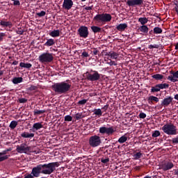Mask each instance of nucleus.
<instances>
[{"mask_svg": "<svg viewBox=\"0 0 178 178\" xmlns=\"http://www.w3.org/2000/svg\"><path fill=\"white\" fill-rule=\"evenodd\" d=\"M52 90L57 94H66L70 91L72 85L65 81L54 83L51 86Z\"/></svg>", "mask_w": 178, "mask_h": 178, "instance_id": "nucleus-1", "label": "nucleus"}, {"mask_svg": "<svg viewBox=\"0 0 178 178\" xmlns=\"http://www.w3.org/2000/svg\"><path fill=\"white\" fill-rule=\"evenodd\" d=\"M161 130H163V133L168 134V136H176L177 134V127L172 123L164 124Z\"/></svg>", "mask_w": 178, "mask_h": 178, "instance_id": "nucleus-2", "label": "nucleus"}, {"mask_svg": "<svg viewBox=\"0 0 178 178\" xmlns=\"http://www.w3.org/2000/svg\"><path fill=\"white\" fill-rule=\"evenodd\" d=\"M93 20L96 23H108L112 20V16L108 13L97 14L94 17Z\"/></svg>", "mask_w": 178, "mask_h": 178, "instance_id": "nucleus-3", "label": "nucleus"}, {"mask_svg": "<svg viewBox=\"0 0 178 178\" xmlns=\"http://www.w3.org/2000/svg\"><path fill=\"white\" fill-rule=\"evenodd\" d=\"M102 141L101 140V137L97 135L92 136L89 138L88 143L90 147L92 148H97L101 145Z\"/></svg>", "mask_w": 178, "mask_h": 178, "instance_id": "nucleus-4", "label": "nucleus"}, {"mask_svg": "<svg viewBox=\"0 0 178 178\" xmlns=\"http://www.w3.org/2000/svg\"><path fill=\"white\" fill-rule=\"evenodd\" d=\"M86 79L89 81H98L101 79V74L97 71L91 70L90 72H86Z\"/></svg>", "mask_w": 178, "mask_h": 178, "instance_id": "nucleus-5", "label": "nucleus"}, {"mask_svg": "<svg viewBox=\"0 0 178 178\" xmlns=\"http://www.w3.org/2000/svg\"><path fill=\"white\" fill-rule=\"evenodd\" d=\"M54 60V56L52 54L43 53L39 56V61L41 63H51Z\"/></svg>", "mask_w": 178, "mask_h": 178, "instance_id": "nucleus-6", "label": "nucleus"}, {"mask_svg": "<svg viewBox=\"0 0 178 178\" xmlns=\"http://www.w3.org/2000/svg\"><path fill=\"white\" fill-rule=\"evenodd\" d=\"M115 131H116V130H115L113 127H101L99 129V133H100V134H106L107 136H112V134H113Z\"/></svg>", "mask_w": 178, "mask_h": 178, "instance_id": "nucleus-7", "label": "nucleus"}, {"mask_svg": "<svg viewBox=\"0 0 178 178\" xmlns=\"http://www.w3.org/2000/svg\"><path fill=\"white\" fill-rule=\"evenodd\" d=\"M30 149H31V147L27 146L26 143H22L20 145H17L16 151L18 154H27V152H30Z\"/></svg>", "mask_w": 178, "mask_h": 178, "instance_id": "nucleus-8", "label": "nucleus"}, {"mask_svg": "<svg viewBox=\"0 0 178 178\" xmlns=\"http://www.w3.org/2000/svg\"><path fill=\"white\" fill-rule=\"evenodd\" d=\"M78 33L79 36L82 38H87L88 37V27L86 26H81L78 29Z\"/></svg>", "mask_w": 178, "mask_h": 178, "instance_id": "nucleus-9", "label": "nucleus"}, {"mask_svg": "<svg viewBox=\"0 0 178 178\" xmlns=\"http://www.w3.org/2000/svg\"><path fill=\"white\" fill-rule=\"evenodd\" d=\"M173 166H175V165H173V163H172L170 161H167V162L163 163L160 165V168H161V169L164 170V172H166V170H170V169H172V168H173Z\"/></svg>", "mask_w": 178, "mask_h": 178, "instance_id": "nucleus-10", "label": "nucleus"}, {"mask_svg": "<svg viewBox=\"0 0 178 178\" xmlns=\"http://www.w3.org/2000/svg\"><path fill=\"white\" fill-rule=\"evenodd\" d=\"M143 0H128L127 1V5H128V6H140V5H143Z\"/></svg>", "mask_w": 178, "mask_h": 178, "instance_id": "nucleus-11", "label": "nucleus"}, {"mask_svg": "<svg viewBox=\"0 0 178 178\" xmlns=\"http://www.w3.org/2000/svg\"><path fill=\"white\" fill-rule=\"evenodd\" d=\"M73 6V1L72 0H64L63 3V8L67 9V10H70Z\"/></svg>", "mask_w": 178, "mask_h": 178, "instance_id": "nucleus-12", "label": "nucleus"}, {"mask_svg": "<svg viewBox=\"0 0 178 178\" xmlns=\"http://www.w3.org/2000/svg\"><path fill=\"white\" fill-rule=\"evenodd\" d=\"M172 102H173V97L169 96L163 99L161 105V106H169Z\"/></svg>", "mask_w": 178, "mask_h": 178, "instance_id": "nucleus-13", "label": "nucleus"}, {"mask_svg": "<svg viewBox=\"0 0 178 178\" xmlns=\"http://www.w3.org/2000/svg\"><path fill=\"white\" fill-rule=\"evenodd\" d=\"M168 80H170V81H172V83H176V81H178V70L175 72L172 73V75L168 76Z\"/></svg>", "mask_w": 178, "mask_h": 178, "instance_id": "nucleus-14", "label": "nucleus"}, {"mask_svg": "<svg viewBox=\"0 0 178 178\" xmlns=\"http://www.w3.org/2000/svg\"><path fill=\"white\" fill-rule=\"evenodd\" d=\"M43 125L40 122H36L33 124L32 130L33 131H35L37 130H40V129H42Z\"/></svg>", "mask_w": 178, "mask_h": 178, "instance_id": "nucleus-15", "label": "nucleus"}, {"mask_svg": "<svg viewBox=\"0 0 178 178\" xmlns=\"http://www.w3.org/2000/svg\"><path fill=\"white\" fill-rule=\"evenodd\" d=\"M117 30L118 31H124L126 29H127V24H120L118 26H116Z\"/></svg>", "mask_w": 178, "mask_h": 178, "instance_id": "nucleus-16", "label": "nucleus"}, {"mask_svg": "<svg viewBox=\"0 0 178 178\" xmlns=\"http://www.w3.org/2000/svg\"><path fill=\"white\" fill-rule=\"evenodd\" d=\"M21 137H22L23 138H33V137H34V134L24 132L21 134Z\"/></svg>", "mask_w": 178, "mask_h": 178, "instance_id": "nucleus-17", "label": "nucleus"}, {"mask_svg": "<svg viewBox=\"0 0 178 178\" xmlns=\"http://www.w3.org/2000/svg\"><path fill=\"white\" fill-rule=\"evenodd\" d=\"M51 37H59L60 35V31L59 30H54L49 33Z\"/></svg>", "mask_w": 178, "mask_h": 178, "instance_id": "nucleus-18", "label": "nucleus"}, {"mask_svg": "<svg viewBox=\"0 0 178 178\" xmlns=\"http://www.w3.org/2000/svg\"><path fill=\"white\" fill-rule=\"evenodd\" d=\"M52 45H55V40L54 39H48L44 43L45 47H52Z\"/></svg>", "mask_w": 178, "mask_h": 178, "instance_id": "nucleus-19", "label": "nucleus"}, {"mask_svg": "<svg viewBox=\"0 0 178 178\" xmlns=\"http://www.w3.org/2000/svg\"><path fill=\"white\" fill-rule=\"evenodd\" d=\"M13 84H19L22 82H23V78L22 77H15L12 80Z\"/></svg>", "mask_w": 178, "mask_h": 178, "instance_id": "nucleus-20", "label": "nucleus"}, {"mask_svg": "<svg viewBox=\"0 0 178 178\" xmlns=\"http://www.w3.org/2000/svg\"><path fill=\"white\" fill-rule=\"evenodd\" d=\"M20 67H24V69H30L33 65L31 63H19Z\"/></svg>", "mask_w": 178, "mask_h": 178, "instance_id": "nucleus-21", "label": "nucleus"}, {"mask_svg": "<svg viewBox=\"0 0 178 178\" xmlns=\"http://www.w3.org/2000/svg\"><path fill=\"white\" fill-rule=\"evenodd\" d=\"M138 30H140L141 33L147 34V33H148V26L145 25H142L140 27L138 28Z\"/></svg>", "mask_w": 178, "mask_h": 178, "instance_id": "nucleus-22", "label": "nucleus"}, {"mask_svg": "<svg viewBox=\"0 0 178 178\" xmlns=\"http://www.w3.org/2000/svg\"><path fill=\"white\" fill-rule=\"evenodd\" d=\"M0 26H2V27H10L12 23L10 22L1 21Z\"/></svg>", "mask_w": 178, "mask_h": 178, "instance_id": "nucleus-23", "label": "nucleus"}, {"mask_svg": "<svg viewBox=\"0 0 178 178\" xmlns=\"http://www.w3.org/2000/svg\"><path fill=\"white\" fill-rule=\"evenodd\" d=\"M138 22L142 24V26H144V24H147V23H148V19L147 17H140L138 19Z\"/></svg>", "mask_w": 178, "mask_h": 178, "instance_id": "nucleus-24", "label": "nucleus"}, {"mask_svg": "<svg viewBox=\"0 0 178 178\" xmlns=\"http://www.w3.org/2000/svg\"><path fill=\"white\" fill-rule=\"evenodd\" d=\"M91 30L93 31V33H101L102 29L101 27L97 26H91Z\"/></svg>", "mask_w": 178, "mask_h": 178, "instance_id": "nucleus-25", "label": "nucleus"}, {"mask_svg": "<svg viewBox=\"0 0 178 178\" xmlns=\"http://www.w3.org/2000/svg\"><path fill=\"white\" fill-rule=\"evenodd\" d=\"M157 86H159V89L161 90H163L165 88H169V84L168 83H159L157 84Z\"/></svg>", "mask_w": 178, "mask_h": 178, "instance_id": "nucleus-26", "label": "nucleus"}, {"mask_svg": "<svg viewBox=\"0 0 178 178\" xmlns=\"http://www.w3.org/2000/svg\"><path fill=\"white\" fill-rule=\"evenodd\" d=\"M148 101H151L149 102V104H151L152 101H154V102H159V99L155 96H149L148 98Z\"/></svg>", "mask_w": 178, "mask_h": 178, "instance_id": "nucleus-27", "label": "nucleus"}, {"mask_svg": "<svg viewBox=\"0 0 178 178\" xmlns=\"http://www.w3.org/2000/svg\"><path fill=\"white\" fill-rule=\"evenodd\" d=\"M126 141H127V136H126V135L121 136L118 139V143H120V144H123L124 143H126Z\"/></svg>", "mask_w": 178, "mask_h": 178, "instance_id": "nucleus-28", "label": "nucleus"}, {"mask_svg": "<svg viewBox=\"0 0 178 178\" xmlns=\"http://www.w3.org/2000/svg\"><path fill=\"white\" fill-rule=\"evenodd\" d=\"M153 31L154 34H162V29L158 26L154 27Z\"/></svg>", "mask_w": 178, "mask_h": 178, "instance_id": "nucleus-29", "label": "nucleus"}, {"mask_svg": "<svg viewBox=\"0 0 178 178\" xmlns=\"http://www.w3.org/2000/svg\"><path fill=\"white\" fill-rule=\"evenodd\" d=\"M16 126H17V121L13 120V121H12V122H10V125H9V127H10L12 130H13V129H16Z\"/></svg>", "mask_w": 178, "mask_h": 178, "instance_id": "nucleus-30", "label": "nucleus"}, {"mask_svg": "<svg viewBox=\"0 0 178 178\" xmlns=\"http://www.w3.org/2000/svg\"><path fill=\"white\" fill-rule=\"evenodd\" d=\"M141 156H143V154L141 152H137L133 155L134 159H135V161L140 159Z\"/></svg>", "mask_w": 178, "mask_h": 178, "instance_id": "nucleus-31", "label": "nucleus"}, {"mask_svg": "<svg viewBox=\"0 0 178 178\" xmlns=\"http://www.w3.org/2000/svg\"><path fill=\"white\" fill-rule=\"evenodd\" d=\"M152 79H155V80H162L163 79V75L157 74L152 76Z\"/></svg>", "mask_w": 178, "mask_h": 178, "instance_id": "nucleus-32", "label": "nucleus"}, {"mask_svg": "<svg viewBox=\"0 0 178 178\" xmlns=\"http://www.w3.org/2000/svg\"><path fill=\"white\" fill-rule=\"evenodd\" d=\"M160 89H159V86H158V84L156 85L155 86L152 87L151 88V92H159Z\"/></svg>", "mask_w": 178, "mask_h": 178, "instance_id": "nucleus-33", "label": "nucleus"}, {"mask_svg": "<svg viewBox=\"0 0 178 178\" xmlns=\"http://www.w3.org/2000/svg\"><path fill=\"white\" fill-rule=\"evenodd\" d=\"M159 136H161V132L159 131L156 130L152 132V137H153V138H156V137H159Z\"/></svg>", "mask_w": 178, "mask_h": 178, "instance_id": "nucleus-34", "label": "nucleus"}, {"mask_svg": "<svg viewBox=\"0 0 178 178\" xmlns=\"http://www.w3.org/2000/svg\"><path fill=\"white\" fill-rule=\"evenodd\" d=\"M45 112H47L45 110H35L33 115H42V113H45Z\"/></svg>", "mask_w": 178, "mask_h": 178, "instance_id": "nucleus-35", "label": "nucleus"}, {"mask_svg": "<svg viewBox=\"0 0 178 178\" xmlns=\"http://www.w3.org/2000/svg\"><path fill=\"white\" fill-rule=\"evenodd\" d=\"M118 56H119V54L116 52H111L110 54L111 59H118Z\"/></svg>", "mask_w": 178, "mask_h": 178, "instance_id": "nucleus-36", "label": "nucleus"}, {"mask_svg": "<svg viewBox=\"0 0 178 178\" xmlns=\"http://www.w3.org/2000/svg\"><path fill=\"white\" fill-rule=\"evenodd\" d=\"M95 115H97V116H102V111H101L100 108H95L94 110Z\"/></svg>", "mask_w": 178, "mask_h": 178, "instance_id": "nucleus-37", "label": "nucleus"}, {"mask_svg": "<svg viewBox=\"0 0 178 178\" xmlns=\"http://www.w3.org/2000/svg\"><path fill=\"white\" fill-rule=\"evenodd\" d=\"M92 55H94V56H97V55L99 56V50H98V49L97 48H94L93 50L92 51Z\"/></svg>", "mask_w": 178, "mask_h": 178, "instance_id": "nucleus-38", "label": "nucleus"}, {"mask_svg": "<svg viewBox=\"0 0 178 178\" xmlns=\"http://www.w3.org/2000/svg\"><path fill=\"white\" fill-rule=\"evenodd\" d=\"M12 151V148H8V149H6V150H3L1 152H0V154H1V155L3 156H5V155H6V154H8V152Z\"/></svg>", "mask_w": 178, "mask_h": 178, "instance_id": "nucleus-39", "label": "nucleus"}, {"mask_svg": "<svg viewBox=\"0 0 178 178\" xmlns=\"http://www.w3.org/2000/svg\"><path fill=\"white\" fill-rule=\"evenodd\" d=\"M17 34H19V35H23V33H24V29H22V28H18L16 29Z\"/></svg>", "mask_w": 178, "mask_h": 178, "instance_id": "nucleus-40", "label": "nucleus"}, {"mask_svg": "<svg viewBox=\"0 0 178 178\" xmlns=\"http://www.w3.org/2000/svg\"><path fill=\"white\" fill-rule=\"evenodd\" d=\"M88 101V99H83L82 100L79 101L78 104H79V105H86V104H87Z\"/></svg>", "mask_w": 178, "mask_h": 178, "instance_id": "nucleus-41", "label": "nucleus"}, {"mask_svg": "<svg viewBox=\"0 0 178 178\" xmlns=\"http://www.w3.org/2000/svg\"><path fill=\"white\" fill-rule=\"evenodd\" d=\"M149 49H152L154 48H155L156 49H158V48H159V44H150L148 47Z\"/></svg>", "mask_w": 178, "mask_h": 178, "instance_id": "nucleus-42", "label": "nucleus"}, {"mask_svg": "<svg viewBox=\"0 0 178 178\" xmlns=\"http://www.w3.org/2000/svg\"><path fill=\"white\" fill-rule=\"evenodd\" d=\"M36 15H37V16H39V17H42L45 16L46 13H45V11L42 10L40 13H37Z\"/></svg>", "mask_w": 178, "mask_h": 178, "instance_id": "nucleus-43", "label": "nucleus"}, {"mask_svg": "<svg viewBox=\"0 0 178 178\" xmlns=\"http://www.w3.org/2000/svg\"><path fill=\"white\" fill-rule=\"evenodd\" d=\"M83 118V115L80 113H78L75 115V119H76V120H80V119H81Z\"/></svg>", "mask_w": 178, "mask_h": 178, "instance_id": "nucleus-44", "label": "nucleus"}, {"mask_svg": "<svg viewBox=\"0 0 178 178\" xmlns=\"http://www.w3.org/2000/svg\"><path fill=\"white\" fill-rule=\"evenodd\" d=\"M72 119H73V118H72L71 115H66V116L65 117V122H72Z\"/></svg>", "mask_w": 178, "mask_h": 178, "instance_id": "nucleus-45", "label": "nucleus"}, {"mask_svg": "<svg viewBox=\"0 0 178 178\" xmlns=\"http://www.w3.org/2000/svg\"><path fill=\"white\" fill-rule=\"evenodd\" d=\"M139 118L140 119H145L147 118V114L145 113H140Z\"/></svg>", "mask_w": 178, "mask_h": 178, "instance_id": "nucleus-46", "label": "nucleus"}, {"mask_svg": "<svg viewBox=\"0 0 178 178\" xmlns=\"http://www.w3.org/2000/svg\"><path fill=\"white\" fill-rule=\"evenodd\" d=\"M172 143L173 144H178V136L172 139Z\"/></svg>", "mask_w": 178, "mask_h": 178, "instance_id": "nucleus-47", "label": "nucleus"}, {"mask_svg": "<svg viewBox=\"0 0 178 178\" xmlns=\"http://www.w3.org/2000/svg\"><path fill=\"white\" fill-rule=\"evenodd\" d=\"M14 6H20V1L19 0H15L13 2Z\"/></svg>", "mask_w": 178, "mask_h": 178, "instance_id": "nucleus-48", "label": "nucleus"}, {"mask_svg": "<svg viewBox=\"0 0 178 178\" xmlns=\"http://www.w3.org/2000/svg\"><path fill=\"white\" fill-rule=\"evenodd\" d=\"M19 102L20 104H26V102H27V99L21 98L19 99Z\"/></svg>", "mask_w": 178, "mask_h": 178, "instance_id": "nucleus-49", "label": "nucleus"}, {"mask_svg": "<svg viewBox=\"0 0 178 178\" xmlns=\"http://www.w3.org/2000/svg\"><path fill=\"white\" fill-rule=\"evenodd\" d=\"M101 162L102 163H108V162H109V158L107 159H101Z\"/></svg>", "mask_w": 178, "mask_h": 178, "instance_id": "nucleus-50", "label": "nucleus"}, {"mask_svg": "<svg viewBox=\"0 0 178 178\" xmlns=\"http://www.w3.org/2000/svg\"><path fill=\"white\" fill-rule=\"evenodd\" d=\"M29 91H34L37 90V86H31V87L29 88Z\"/></svg>", "mask_w": 178, "mask_h": 178, "instance_id": "nucleus-51", "label": "nucleus"}, {"mask_svg": "<svg viewBox=\"0 0 178 178\" xmlns=\"http://www.w3.org/2000/svg\"><path fill=\"white\" fill-rule=\"evenodd\" d=\"M82 56H83V58H88L90 56V55H88V52L83 51V52H82Z\"/></svg>", "mask_w": 178, "mask_h": 178, "instance_id": "nucleus-52", "label": "nucleus"}, {"mask_svg": "<svg viewBox=\"0 0 178 178\" xmlns=\"http://www.w3.org/2000/svg\"><path fill=\"white\" fill-rule=\"evenodd\" d=\"M5 35L4 33H0V42H1V41H3V36Z\"/></svg>", "mask_w": 178, "mask_h": 178, "instance_id": "nucleus-53", "label": "nucleus"}, {"mask_svg": "<svg viewBox=\"0 0 178 178\" xmlns=\"http://www.w3.org/2000/svg\"><path fill=\"white\" fill-rule=\"evenodd\" d=\"M108 65H110V66H116V64L115 63V61H111L110 63H108Z\"/></svg>", "mask_w": 178, "mask_h": 178, "instance_id": "nucleus-54", "label": "nucleus"}, {"mask_svg": "<svg viewBox=\"0 0 178 178\" xmlns=\"http://www.w3.org/2000/svg\"><path fill=\"white\" fill-rule=\"evenodd\" d=\"M85 10H92V6L86 7Z\"/></svg>", "mask_w": 178, "mask_h": 178, "instance_id": "nucleus-55", "label": "nucleus"}, {"mask_svg": "<svg viewBox=\"0 0 178 178\" xmlns=\"http://www.w3.org/2000/svg\"><path fill=\"white\" fill-rule=\"evenodd\" d=\"M108 108H109V105H105L103 108H102V109H104V111H106L107 109H108Z\"/></svg>", "mask_w": 178, "mask_h": 178, "instance_id": "nucleus-56", "label": "nucleus"}, {"mask_svg": "<svg viewBox=\"0 0 178 178\" xmlns=\"http://www.w3.org/2000/svg\"><path fill=\"white\" fill-rule=\"evenodd\" d=\"M18 63H19V61H17V60H14V61L13 62L12 65H18Z\"/></svg>", "mask_w": 178, "mask_h": 178, "instance_id": "nucleus-57", "label": "nucleus"}, {"mask_svg": "<svg viewBox=\"0 0 178 178\" xmlns=\"http://www.w3.org/2000/svg\"><path fill=\"white\" fill-rule=\"evenodd\" d=\"M111 52H106L105 56H111Z\"/></svg>", "mask_w": 178, "mask_h": 178, "instance_id": "nucleus-58", "label": "nucleus"}, {"mask_svg": "<svg viewBox=\"0 0 178 178\" xmlns=\"http://www.w3.org/2000/svg\"><path fill=\"white\" fill-rule=\"evenodd\" d=\"M175 99H176L177 101H178V94L175 95L174 97Z\"/></svg>", "mask_w": 178, "mask_h": 178, "instance_id": "nucleus-59", "label": "nucleus"}, {"mask_svg": "<svg viewBox=\"0 0 178 178\" xmlns=\"http://www.w3.org/2000/svg\"><path fill=\"white\" fill-rule=\"evenodd\" d=\"M3 74V71H0V76Z\"/></svg>", "mask_w": 178, "mask_h": 178, "instance_id": "nucleus-60", "label": "nucleus"}, {"mask_svg": "<svg viewBox=\"0 0 178 178\" xmlns=\"http://www.w3.org/2000/svg\"><path fill=\"white\" fill-rule=\"evenodd\" d=\"M175 49H178V42H177V44L175 45Z\"/></svg>", "mask_w": 178, "mask_h": 178, "instance_id": "nucleus-61", "label": "nucleus"}, {"mask_svg": "<svg viewBox=\"0 0 178 178\" xmlns=\"http://www.w3.org/2000/svg\"><path fill=\"white\" fill-rule=\"evenodd\" d=\"M175 10H176V12L177 13V15H178V8H175Z\"/></svg>", "mask_w": 178, "mask_h": 178, "instance_id": "nucleus-62", "label": "nucleus"}, {"mask_svg": "<svg viewBox=\"0 0 178 178\" xmlns=\"http://www.w3.org/2000/svg\"><path fill=\"white\" fill-rule=\"evenodd\" d=\"M81 1H82V2H84V1H86V0H81Z\"/></svg>", "mask_w": 178, "mask_h": 178, "instance_id": "nucleus-63", "label": "nucleus"}, {"mask_svg": "<svg viewBox=\"0 0 178 178\" xmlns=\"http://www.w3.org/2000/svg\"><path fill=\"white\" fill-rule=\"evenodd\" d=\"M11 1H13L15 2V1H16V0H11Z\"/></svg>", "mask_w": 178, "mask_h": 178, "instance_id": "nucleus-64", "label": "nucleus"}]
</instances>
